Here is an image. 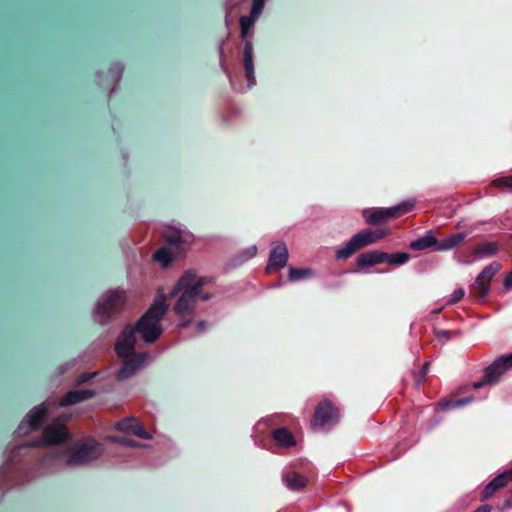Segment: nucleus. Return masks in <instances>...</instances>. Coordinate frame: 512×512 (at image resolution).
<instances>
[{"mask_svg": "<svg viewBox=\"0 0 512 512\" xmlns=\"http://www.w3.org/2000/svg\"><path fill=\"white\" fill-rule=\"evenodd\" d=\"M208 282L209 278L190 269L184 272L171 289L169 296L175 297L173 312L179 320V327L186 328L194 321L198 294Z\"/></svg>", "mask_w": 512, "mask_h": 512, "instance_id": "obj_1", "label": "nucleus"}, {"mask_svg": "<svg viewBox=\"0 0 512 512\" xmlns=\"http://www.w3.org/2000/svg\"><path fill=\"white\" fill-rule=\"evenodd\" d=\"M169 304L165 295L157 296L146 313L136 322L134 329L146 343H154L162 334L161 320Z\"/></svg>", "mask_w": 512, "mask_h": 512, "instance_id": "obj_2", "label": "nucleus"}, {"mask_svg": "<svg viewBox=\"0 0 512 512\" xmlns=\"http://www.w3.org/2000/svg\"><path fill=\"white\" fill-rule=\"evenodd\" d=\"M125 295L120 290H109L103 294L95 306V318L100 324H105L116 315L125 305Z\"/></svg>", "mask_w": 512, "mask_h": 512, "instance_id": "obj_3", "label": "nucleus"}, {"mask_svg": "<svg viewBox=\"0 0 512 512\" xmlns=\"http://www.w3.org/2000/svg\"><path fill=\"white\" fill-rule=\"evenodd\" d=\"M163 237L167 246L179 255L189 249L194 242V235L185 226L175 221L166 225Z\"/></svg>", "mask_w": 512, "mask_h": 512, "instance_id": "obj_4", "label": "nucleus"}, {"mask_svg": "<svg viewBox=\"0 0 512 512\" xmlns=\"http://www.w3.org/2000/svg\"><path fill=\"white\" fill-rule=\"evenodd\" d=\"M103 453L102 446L92 439L81 443L79 447L64 460L65 466H83L98 459Z\"/></svg>", "mask_w": 512, "mask_h": 512, "instance_id": "obj_5", "label": "nucleus"}, {"mask_svg": "<svg viewBox=\"0 0 512 512\" xmlns=\"http://www.w3.org/2000/svg\"><path fill=\"white\" fill-rule=\"evenodd\" d=\"M339 421V412L331 401L324 399L316 407L312 427L316 431H328Z\"/></svg>", "mask_w": 512, "mask_h": 512, "instance_id": "obj_6", "label": "nucleus"}, {"mask_svg": "<svg viewBox=\"0 0 512 512\" xmlns=\"http://www.w3.org/2000/svg\"><path fill=\"white\" fill-rule=\"evenodd\" d=\"M414 205H415L414 200H407V201H403V202H401L395 206H392V207L375 208L369 214V216H367L366 221L368 224H372V225L383 223L388 219L397 218V217H400V216L408 213L409 211L412 210Z\"/></svg>", "mask_w": 512, "mask_h": 512, "instance_id": "obj_7", "label": "nucleus"}, {"mask_svg": "<svg viewBox=\"0 0 512 512\" xmlns=\"http://www.w3.org/2000/svg\"><path fill=\"white\" fill-rule=\"evenodd\" d=\"M135 343V329L133 326L128 325L119 335L115 345L118 357L120 359H125L137 355L135 353Z\"/></svg>", "mask_w": 512, "mask_h": 512, "instance_id": "obj_8", "label": "nucleus"}, {"mask_svg": "<svg viewBox=\"0 0 512 512\" xmlns=\"http://www.w3.org/2000/svg\"><path fill=\"white\" fill-rule=\"evenodd\" d=\"M265 2L266 0H253L250 14L240 18L239 25L241 30V39L244 42L248 41L247 37L250 35L252 27L261 16L265 7Z\"/></svg>", "mask_w": 512, "mask_h": 512, "instance_id": "obj_9", "label": "nucleus"}, {"mask_svg": "<svg viewBox=\"0 0 512 512\" xmlns=\"http://www.w3.org/2000/svg\"><path fill=\"white\" fill-rule=\"evenodd\" d=\"M288 257L289 253L286 244L283 241L273 242L271 244L268 263L265 268L266 272L284 268L287 264Z\"/></svg>", "mask_w": 512, "mask_h": 512, "instance_id": "obj_10", "label": "nucleus"}, {"mask_svg": "<svg viewBox=\"0 0 512 512\" xmlns=\"http://www.w3.org/2000/svg\"><path fill=\"white\" fill-rule=\"evenodd\" d=\"M148 354L143 352L129 358L122 359L123 365L116 373L118 381H124L132 377L145 363Z\"/></svg>", "mask_w": 512, "mask_h": 512, "instance_id": "obj_11", "label": "nucleus"}, {"mask_svg": "<svg viewBox=\"0 0 512 512\" xmlns=\"http://www.w3.org/2000/svg\"><path fill=\"white\" fill-rule=\"evenodd\" d=\"M46 406L44 403L34 407L26 419L22 421L18 426L19 434H27L31 430L37 429L42 424L44 416L46 414Z\"/></svg>", "mask_w": 512, "mask_h": 512, "instance_id": "obj_12", "label": "nucleus"}, {"mask_svg": "<svg viewBox=\"0 0 512 512\" xmlns=\"http://www.w3.org/2000/svg\"><path fill=\"white\" fill-rule=\"evenodd\" d=\"M505 374L504 370L500 366V362L496 359L484 369L482 378L479 381H475L472 384L474 389H480L484 386L496 385L502 375Z\"/></svg>", "mask_w": 512, "mask_h": 512, "instance_id": "obj_13", "label": "nucleus"}, {"mask_svg": "<svg viewBox=\"0 0 512 512\" xmlns=\"http://www.w3.org/2000/svg\"><path fill=\"white\" fill-rule=\"evenodd\" d=\"M65 420L66 419H58L57 421L48 425L44 429L43 440L41 442L47 445H52L64 441L68 436L64 424Z\"/></svg>", "mask_w": 512, "mask_h": 512, "instance_id": "obj_14", "label": "nucleus"}, {"mask_svg": "<svg viewBox=\"0 0 512 512\" xmlns=\"http://www.w3.org/2000/svg\"><path fill=\"white\" fill-rule=\"evenodd\" d=\"M243 68L247 78V89L256 85V76L254 70L253 45L250 41H245L243 45Z\"/></svg>", "mask_w": 512, "mask_h": 512, "instance_id": "obj_15", "label": "nucleus"}, {"mask_svg": "<svg viewBox=\"0 0 512 512\" xmlns=\"http://www.w3.org/2000/svg\"><path fill=\"white\" fill-rule=\"evenodd\" d=\"M501 265L493 262L486 266L475 280V286L479 289L482 296H486L489 292V284L493 276L499 272Z\"/></svg>", "mask_w": 512, "mask_h": 512, "instance_id": "obj_16", "label": "nucleus"}, {"mask_svg": "<svg viewBox=\"0 0 512 512\" xmlns=\"http://www.w3.org/2000/svg\"><path fill=\"white\" fill-rule=\"evenodd\" d=\"M284 486L290 491H299L307 486L308 479L292 469H284L281 473Z\"/></svg>", "mask_w": 512, "mask_h": 512, "instance_id": "obj_17", "label": "nucleus"}, {"mask_svg": "<svg viewBox=\"0 0 512 512\" xmlns=\"http://www.w3.org/2000/svg\"><path fill=\"white\" fill-rule=\"evenodd\" d=\"M366 247L362 241L359 233L353 235L348 242L344 245L339 246L335 251V258L338 260H344L349 258L355 251Z\"/></svg>", "mask_w": 512, "mask_h": 512, "instance_id": "obj_18", "label": "nucleus"}, {"mask_svg": "<svg viewBox=\"0 0 512 512\" xmlns=\"http://www.w3.org/2000/svg\"><path fill=\"white\" fill-rule=\"evenodd\" d=\"M95 392L90 389H79L72 390L66 393V395L60 400L59 406L67 407L90 399L93 397Z\"/></svg>", "mask_w": 512, "mask_h": 512, "instance_id": "obj_19", "label": "nucleus"}, {"mask_svg": "<svg viewBox=\"0 0 512 512\" xmlns=\"http://www.w3.org/2000/svg\"><path fill=\"white\" fill-rule=\"evenodd\" d=\"M466 237H467V233H465V232L451 234V235L445 237L444 239H442L441 241H439V243L437 244V246L435 247L434 250L436 252H444V251L452 250V249L458 247L465 240Z\"/></svg>", "mask_w": 512, "mask_h": 512, "instance_id": "obj_20", "label": "nucleus"}, {"mask_svg": "<svg viewBox=\"0 0 512 512\" xmlns=\"http://www.w3.org/2000/svg\"><path fill=\"white\" fill-rule=\"evenodd\" d=\"M359 266L371 267L383 263V252L379 250H371L362 253L356 260Z\"/></svg>", "mask_w": 512, "mask_h": 512, "instance_id": "obj_21", "label": "nucleus"}, {"mask_svg": "<svg viewBox=\"0 0 512 512\" xmlns=\"http://www.w3.org/2000/svg\"><path fill=\"white\" fill-rule=\"evenodd\" d=\"M272 438L281 447L289 448L296 444L293 434L284 427L278 428L272 432Z\"/></svg>", "mask_w": 512, "mask_h": 512, "instance_id": "obj_22", "label": "nucleus"}, {"mask_svg": "<svg viewBox=\"0 0 512 512\" xmlns=\"http://www.w3.org/2000/svg\"><path fill=\"white\" fill-rule=\"evenodd\" d=\"M504 487H506L505 476L500 473L485 486L481 495V501L491 498L497 490Z\"/></svg>", "mask_w": 512, "mask_h": 512, "instance_id": "obj_23", "label": "nucleus"}, {"mask_svg": "<svg viewBox=\"0 0 512 512\" xmlns=\"http://www.w3.org/2000/svg\"><path fill=\"white\" fill-rule=\"evenodd\" d=\"M439 241L433 236L432 232H427L424 236L419 237L410 243V248L416 251L424 250L432 246H437Z\"/></svg>", "mask_w": 512, "mask_h": 512, "instance_id": "obj_24", "label": "nucleus"}, {"mask_svg": "<svg viewBox=\"0 0 512 512\" xmlns=\"http://www.w3.org/2000/svg\"><path fill=\"white\" fill-rule=\"evenodd\" d=\"M178 256L179 254H175L174 251H172L168 246L163 247L156 251L153 255V258L160 263V265L163 268H166L169 266V264Z\"/></svg>", "mask_w": 512, "mask_h": 512, "instance_id": "obj_25", "label": "nucleus"}, {"mask_svg": "<svg viewBox=\"0 0 512 512\" xmlns=\"http://www.w3.org/2000/svg\"><path fill=\"white\" fill-rule=\"evenodd\" d=\"M410 255L406 252L386 253L383 252V263L392 266H401L408 262Z\"/></svg>", "mask_w": 512, "mask_h": 512, "instance_id": "obj_26", "label": "nucleus"}, {"mask_svg": "<svg viewBox=\"0 0 512 512\" xmlns=\"http://www.w3.org/2000/svg\"><path fill=\"white\" fill-rule=\"evenodd\" d=\"M498 252V244L494 241L485 242L481 245H478L474 249V253L479 255L482 258L490 257L496 255Z\"/></svg>", "mask_w": 512, "mask_h": 512, "instance_id": "obj_27", "label": "nucleus"}, {"mask_svg": "<svg viewBox=\"0 0 512 512\" xmlns=\"http://www.w3.org/2000/svg\"><path fill=\"white\" fill-rule=\"evenodd\" d=\"M314 276V271L310 268H293L291 267L288 272V279L291 282L304 280Z\"/></svg>", "mask_w": 512, "mask_h": 512, "instance_id": "obj_28", "label": "nucleus"}, {"mask_svg": "<svg viewBox=\"0 0 512 512\" xmlns=\"http://www.w3.org/2000/svg\"><path fill=\"white\" fill-rule=\"evenodd\" d=\"M358 233H359L362 241L364 242L365 246H368L385 236V232L381 231V230L372 231L369 229H365V230H361Z\"/></svg>", "mask_w": 512, "mask_h": 512, "instance_id": "obj_29", "label": "nucleus"}, {"mask_svg": "<svg viewBox=\"0 0 512 512\" xmlns=\"http://www.w3.org/2000/svg\"><path fill=\"white\" fill-rule=\"evenodd\" d=\"M474 401L473 396H467L456 400H450L442 403L444 410H452L471 404Z\"/></svg>", "mask_w": 512, "mask_h": 512, "instance_id": "obj_30", "label": "nucleus"}, {"mask_svg": "<svg viewBox=\"0 0 512 512\" xmlns=\"http://www.w3.org/2000/svg\"><path fill=\"white\" fill-rule=\"evenodd\" d=\"M135 422H136V418L127 417V418L122 419L121 421L117 422L115 427L117 430H119L121 432L132 434V432L134 430Z\"/></svg>", "mask_w": 512, "mask_h": 512, "instance_id": "obj_31", "label": "nucleus"}, {"mask_svg": "<svg viewBox=\"0 0 512 512\" xmlns=\"http://www.w3.org/2000/svg\"><path fill=\"white\" fill-rule=\"evenodd\" d=\"M257 252H258V248L256 245L249 246L246 249L242 250L237 255V260L239 263H244V262L254 258L256 256Z\"/></svg>", "mask_w": 512, "mask_h": 512, "instance_id": "obj_32", "label": "nucleus"}, {"mask_svg": "<svg viewBox=\"0 0 512 512\" xmlns=\"http://www.w3.org/2000/svg\"><path fill=\"white\" fill-rule=\"evenodd\" d=\"M123 72L122 65L116 63L113 64L109 69V77L111 78V81L118 82L121 79Z\"/></svg>", "mask_w": 512, "mask_h": 512, "instance_id": "obj_33", "label": "nucleus"}, {"mask_svg": "<svg viewBox=\"0 0 512 512\" xmlns=\"http://www.w3.org/2000/svg\"><path fill=\"white\" fill-rule=\"evenodd\" d=\"M496 360L500 362V366L504 370V372L508 371L509 369H512V353L503 354L496 358Z\"/></svg>", "mask_w": 512, "mask_h": 512, "instance_id": "obj_34", "label": "nucleus"}, {"mask_svg": "<svg viewBox=\"0 0 512 512\" xmlns=\"http://www.w3.org/2000/svg\"><path fill=\"white\" fill-rule=\"evenodd\" d=\"M132 434L141 439H151V435L145 430L143 425L137 419L134 424V430Z\"/></svg>", "mask_w": 512, "mask_h": 512, "instance_id": "obj_35", "label": "nucleus"}, {"mask_svg": "<svg viewBox=\"0 0 512 512\" xmlns=\"http://www.w3.org/2000/svg\"><path fill=\"white\" fill-rule=\"evenodd\" d=\"M434 335L441 344H445L451 339V332L448 330H435Z\"/></svg>", "mask_w": 512, "mask_h": 512, "instance_id": "obj_36", "label": "nucleus"}, {"mask_svg": "<svg viewBox=\"0 0 512 512\" xmlns=\"http://www.w3.org/2000/svg\"><path fill=\"white\" fill-rule=\"evenodd\" d=\"M268 427V420L267 419H261L259 420L253 430L252 437L255 439V444L259 445L258 440L256 439V433H262L265 428Z\"/></svg>", "mask_w": 512, "mask_h": 512, "instance_id": "obj_37", "label": "nucleus"}, {"mask_svg": "<svg viewBox=\"0 0 512 512\" xmlns=\"http://www.w3.org/2000/svg\"><path fill=\"white\" fill-rule=\"evenodd\" d=\"M465 295V291L462 287H459L454 290V292L451 294L450 299L448 300V304H454L461 300Z\"/></svg>", "mask_w": 512, "mask_h": 512, "instance_id": "obj_38", "label": "nucleus"}, {"mask_svg": "<svg viewBox=\"0 0 512 512\" xmlns=\"http://www.w3.org/2000/svg\"><path fill=\"white\" fill-rule=\"evenodd\" d=\"M495 186L512 188V176L500 177L493 181Z\"/></svg>", "mask_w": 512, "mask_h": 512, "instance_id": "obj_39", "label": "nucleus"}, {"mask_svg": "<svg viewBox=\"0 0 512 512\" xmlns=\"http://www.w3.org/2000/svg\"><path fill=\"white\" fill-rule=\"evenodd\" d=\"M116 441L119 444L124 445V446H128V447H137V448H144V447H146V445L139 444V443L135 442L134 440H131V439H128V438H125V437L118 438V439H116Z\"/></svg>", "mask_w": 512, "mask_h": 512, "instance_id": "obj_40", "label": "nucleus"}, {"mask_svg": "<svg viewBox=\"0 0 512 512\" xmlns=\"http://www.w3.org/2000/svg\"><path fill=\"white\" fill-rule=\"evenodd\" d=\"M213 297L212 294L203 292V288L200 289V293L198 294V299H201L203 301H208Z\"/></svg>", "mask_w": 512, "mask_h": 512, "instance_id": "obj_41", "label": "nucleus"}, {"mask_svg": "<svg viewBox=\"0 0 512 512\" xmlns=\"http://www.w3.org/2000/svg\"><path fill=\"white\" fill-rule=\"evenodd\" d=\"M503 285L507 289H509L512 286V269L510 270V272L506 276Z\"/></svg>", "mask_w": 512, "mask_h": 512, "instance_id": "obj_42", "label": "nucleus"}, {"mask_svg": "<svg viewBox=\"0 0 512 512\" xmlns=\"http://www.w3.org/2000/svg\"><path fill=\"white\" fill-rule=\"evenodd\" d=\"M207 326H208V323L205 320H201V321L197 322V324H196V328H197L198 332L205 331L207 329Z\"/></svg>", "mask_w": 512, "mask_h": 512, "instance_id": "obj_43", "label": "nucleus"}, {"mask_svg": "<svg viewBox=\"0 0 512 512\" xmlns=\"http://www.w3.org/2000/svg\"><path fill=\"white\" fill-rule=\"evenodd\" d=\"M93 376V374H88V373H85V374H82L79 379H78V383H84L86 381H88L91 377Z\"/></svg>", "mask_w": 512, "mask_h": 512, "instance_id": "obj_44", "label": "nucleus"}, {"mask_svg": "<svg viewBox=\"0 0 512 512\" xmlns=\"http://www.w3.org/2000/svg\"><path fill=\"white\" fill-rule=\"evenodd\" d=\"M501 475L505 476V483L507 484L509 481H512V470H506Z\"/></svg>", "mask_w": 512, "mask_h": 512, "instance_id": "obj_45", "label": "nucleus"}, {"mask_svg": "<svg viewBox=\"0 0 512 512\" xmlns=\"http://www.w3.org/2000/svg\"><path fill=\"white\" fill-rule=\"evenodd\" d=\"M474 512H491V506H489V505L480 506Z\"/></svg>", "mask_w": 512, "mask_h": 512, "instance_id": "obj_46", "label": "nucleus"}, {"mask_svg": "<svg viewBox=\"0 0 512 512\" xmlns=\"http://www.w3.org/2000/svg\"><path fill=\"white\" fill-rule=\"evenodd\" d=\"M428 368H429V363L426 362L423 367H422V374H421V379L419 381H422V379L427 375L428 373Z\"/></svg>", "mask_w": 512, "mask_h": 512, "instance_id": "obj_47", "label": "nucleus"}, {"mask_svg": "<svg viewBox=\"0 0 512 512\" xmlns=\"http://www.w3.org/2000/svg\"><path fill=\"white\" fill-rule=\"evenodd\" d=\"M462 226H463V221H460V222H458V223H457V226H456V227H457V228H460V227H462Z\"/></svg>", "mask_w": 512, "mask_h": 512, "instance_id": "obj_48", "label": "nucleus"}, {"mask_svg": "<svg viewBox=\"0 0 512 512\" xmlns=\"http://www.w3.org/2000/svg\"><path fill=\"white\" fill-rule=\"evenodd\" d=\"M47 462H51L52 461V457L49 455L47 456V459H46Z\"/></svg>", "mask_w": 512, "mask_h": 512, "instance_id": "obj_49", "label": "nucleus"}]
</instances>
